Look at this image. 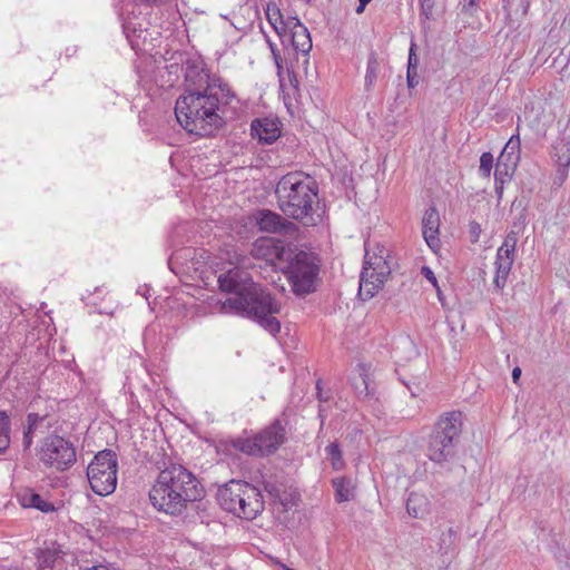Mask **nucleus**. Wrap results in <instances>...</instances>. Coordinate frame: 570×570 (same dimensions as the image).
<instances>
[{
	"instance_id": "f257e3e1",
	"label": "nucleus",
	"mask_w": 570,
	"mask_h": 570,
	"mask_svg": "<svg viewBox=\"0 0 570 570\" xmlns=\"http://www.w3.org/2000/svg\"><path fill=\"white\" fill-rule=\"evenodd\" d=\"M184 90L175 105L180 126L198 136H208L224 124V107L235 99L229 85L210 72L200 57L183 62Z\"/></svg>"
},
{
	"instance_id": "f03ea898",
	"label": "nucleus",
	"mask_w": 570,
	"mask_h": 570,
	"mask_svg": "<svg viewBox=\"0 0 570 570\" xmlns=\"http://www.w3.org/2000/svg\"><path fill=\"white\" fill-rule=\"evenodd\" d=\"M265 272H268V266L265 265L264 259L252 265L250 272L237 266L220 274L218 277L220 289L235 294L223 302L222 308L252 318L268 333L276 335L281 331V323L275 314L281 312L282 305L254 281L255 276L267 278Z\"/></svg>"
},
{
	"instance_id": "7ed1b4c3",
	"label": "nucleus",
	"mask_w": 570,
	"mask_h": 570,
	"mask_svg": "<svg viewBox=\"0 0 570 570\" xmlns=\"http://www.w3.org/2000/svg\"><path fill=\"white\" fill-rule=\"evenodd\" d=\"M257 258H265L268 271L279 269L291 284L292 291L297 296H305L316 289L315 282L320 272V262L313 253L298 252L284 262V249H279L271 238L259 239L252 250Z\"/></svg>"
},
{
	"instance_id": "20e7f679",
	"label": "nucleus",
	"mask_w": 570,
	"mask_h": 570,
	"mask_svg": "<svg viewBox=\"0 0 570 570\" xmlns=\"http://www.w3.org/2000/svg\"><path fill=\"white\" fill-rule=\"evenodd\" d=\"M279 209L289 218L305 226H315L321 217L318 187L315 180L303 173H288L275 188Z\"/></svg>"
},
{
	"instance_id": "39448f33",
	"label": "nucleus",
	"mask_w": 570,
	"mask_h": 570,
	"mask_svg": "<svg viewBox=\"0 0 570 570\" xmlns=\"http://www.w3.org/2000/svg\"><path fill=\"white\" fill-rule=\"evenodd\" d=\"M203 495L194 474L177 464L160 470L149 492V499H203Z\"/></svg>"
},
{
	"instance_id": "423d86ee",
	"label": "nucleus",
	"mask_w": 570,
	"mask_h": 570,
	"mask_svg": "<svg viewBox=\"0 0 570 570\" xmlns=\"http://www.w3.org/2000/svg\"><path fill=\"white\" fill-rule=\"evenodd\" d=\"M462 412L451 411L438 419L426 448V454L431 461L442 463L454 456L462 432Z\"/></svg>"
},
{
	"instance_id": "0eeeda50",
	"label": "nucleus",
	"mask_w": 570,
	"mask_h": 570,
	"mask_svg": "<svg viewBox=\"0 0 570 570\" xmlns=\"http://www.w3.org/2000/svg\"><path fill=\"white\" fill-rule=\"evenodd\" d=\"M285 441V424L279 419H276L253 438H234L229 444L233 449L244 454L262 458L274 454Z\"/></svg>"
},
{
	"instance_id": "6e6552de",
	"label": "nucleus",
	"mask_w": 570,
	"mask_h": 570,
	"mask_svg": "<svg viewBox=\"0 0 570 570\" xmlns=\"http://www.w3.org/2000/svg\"><path fill=\"white\" fill-rule=\"evenodd\" d=\"M377 250L371 253L366 249L365 252L358 288V295L362 299L372 298L391 274L387 249L384 246H377Z\"/></svg>"
},
{
	"instance_id": "1a4fd4ad",
	"label": "nucleus",
	"mask_w": 570,
	"mask_h": 570,
	"mask_svg": "<svg viewBox=\"0 0 570 570\" xmlns=\"http://www.w3.org/2000/svg\"><path fill=\"white\" fill-rule=\"evenodd\" d=\"M117 455L112 450L99 451L87 469L92 491L100 497L111 494L117 485Z\"/></svg>"
},
{
	"instance_id": "9d476101",
	"label": "nucleus",
	"mask_w": 570,
	"mask_h": 570,
	"mask_svg": "<svg viewBox=\"0 0 570 570\" xmlns=\"http://www.w3.org/2000/svg\"><path fill=\"white\" fill-rule=\"evenodd\" d=\"M39 458L47 466L63 471L76 462V450L63 438L49 435L42 441Z\"/></svg>"
},
{
	"instance_id": "9b49d317",
	"label": "nucleus",
	"mask_w": 570,
	"mask_h": 570,
	"mask_svg": "<svg viewBox=\"0 0 570 570\" xmlns=\"http://www.w3.org/2000/svg\"><path fill=\"white\" fill-rule=\"evenodd\" d=\"M253 219L262 232L293 236L298 227L291 220L269 209H258L253 214Z\"/></svg>"
},
{
	"instance_id": "f8f14e48",
	"label": "nucleus",
	"mask_w": 570,
	"mask_h": 570,
	"mask_svg": "<svg viewBox=\"0 0 570 570\" xmlns=\"http://www.w3.org/2000/svg\"><path fill=\"white\" fill-rule=\"evenodd\" d=\"M37 570L53 569L63 561L65 551L57 541L45 542L35 553Z\"/></svg>"
},
{
	"instance_id": "ddd939ff",
	"label": "nucleus",
	"mask_w": 570,
	"mask_h": 570,
	"mask_svg": "<svg viewBox=\"0 0 570 570\" xmlns=\"http://www.w3.org/2000/svg\"><path fill=\"white\" fill-rule=\"evenodd\" d=\"M440 216L434 207L425 210L422 219L423 237L431 249L440 247L439 238Z\"/></svg>"
},
{
	"instance_id": "4468645a",
	"label": "nucleus",
	"mask_w": 570,
	"mask_h": 570,
	"mask_svg": "<svg viewBox=\"0 0 570 570\" xmlns=\"http://www.w3.org/2000/svg\"><path fill=\"white\" fill-rule=\"evenodd\" d=\"M286 27L292 31V43L295 50L308 53L312 49V39L307 28L297 17H289L286 20Z\"/></svg>"
},
{
	"instance_id": "2eb2a0df",
	"label": "nucleus",
	"mask_w": 570,
	"mask_h": 570,
	"mask_svg": "<svg viewBox=\"0 0 570 570\" xmlns=\"http://www.w3.org/2000/svg\"><path fill=\"white\" fill-rule=\"evenodd\" d=\"M252 135L263 144H273L281 135L279 128L274 120L268 118L255 119L252 122Z\"/></svg>"
},
{
	"instance_id": "dca6fc26",
	"label": "nucleus",
	"mask_w": 570,
	"mask_h": 570,
	"mask_svg": "<svg viewBox=\"0 0 570 570\" xmlns=\"http://www.w3.org/2000/svg\"><path fill=\"white\" fill-rule=\"evenodd\" d=\"M358 376L353 379L352 386L362 401L374 399L375 386L370 379L368 367L365 364L357 365Z\"/></svg>"
},
{
	"instance_id": "f3484780",
	"label": "nucleus",
	"mask_w": 570,
	"mask_h": 570,
	"mask_svg": "<svg viewBox=\"0 0 570 570\" xmlns=\"http://www.w3.org/2000/svg\"><path fill=\"white\" fill-rule=\"evenodd\" d=\"M248 490H254L253 488H250L249 483L237 480H230L228 483L224 484L218 490V498L243 499L244 495H247Z\"/></svg>"
},
{
	"instance_id": "a211bd4d",
	"label": "nucleus",
	"mask_w": 570,
	"mask_h": 570,
	"mask_svg": "<svg viewBox=\"0 0 570 570\" xmlns=\"http://www.w3.org/2000/svg\"><path fill=\"white\" fill-rule=\"evenodd\" d=\"M188 501H149L153 509L169 517L181 515L186 509Z\"/></svg>"
},
{
	"instance_id": "6ab92c4d",
	"label": "nucleus",
	"mask_w": 570,
	"mask_h": 570,
	"mask_svg": "<svg viewBox=\"0 0 570 570\" xmlns=\"http://www.w3.org/2000/svg\"><path fill=\"white\" fill-rule=\"evenodd\" d=\"M514 259H507L502 258L501 256L495 257V276L493 279V284L499 291L503 289V287L505 286Z\"/></svg>"
},
{
	"instance_id": "aec40b11",
	"label": "nucleus",
	"mask_w": 570,
	"mask_h": 570,
	"mask_svg": "<svg viewBox=\"0 0 570 570\" xmlns=\"http://www.w3.org/2000/svg\"><path fill=\"white\" fill-rule=\"evenodd\" d=\"M519 153H520V137L519 135H513L509 141L505 144L503 150L501 151L498 159H502V161L513 164L517 166L519 161Z\"/></svg>"
},
{
	"instance_id": "412c9836",
	"label": "nucleus",
	"mask_w": 570,
	"mask_h": 570,
	"mask_svg": "<svg viewBox=\"0 0 570 570\" xmlns=\"http://www.w3.org/2000/svg\"><path fill=\"white\" fill-rule=\"evenodd\" d=\"M336 499H353L357 495L356 487L348 478H337L333 480Z\"/></svg>"
},
{
	"instance_id": "4be33fe9",
	"label": "nucleus",
	"mask_w": 570,
	"mask_h": 570,
	"mask_svg": "<svg viewBox=\"0 0 570 570\" xmlns=\"http://www.w3.org/2000/svg\"><path fill=\"white\" fill-rule=\"evenodd\" d=\"M45 421V416H40L38 413H29L27 416L28 426L23 431L22 444L24 450L29 449L32 444L33 433L38 430L40 424Z\"/></svg>"
},
{
	"instance_id": "5701e85b",
	"label": "nucleus",
	"mask_w": 570,
	"mask_h": 570,
	"mask_svg": "<svg viewBox=\"0 0 570 570\" xmlns=\"http://www.w3.org/2000/svg\"><path fill=\"white\" fill-rule=\"evenodd\" d=\"M553 148L557 165L570 166V136L559 139Z\"/></svg>"
},
{
	"instance_id": "b1692460",
	"label": "nucleus",
	"mask_w": 570,
	"mask_h": 570,
	"mask_svg": "<svg viewBox=\"0 0 570 570\" xmlns=\"http://www.w3.org/2000/svg\"><path fill=\"white\" fill-rule=\"evenodd\" d=\"M266 18L278 35H281L282 31H285L288 28L286 27V21L283 20V16L279 8L275 3L267 4Z\"/></svg>"
},
{
	"instance_id": "393cba45",
	"label": "nucleus",
	"mask_w": 570,
	"mask_h": 570,
	"mask_svg": "<svg viewBox=\"0 0 570 570\" xmlns=\"http://www.w3.org/2000/svg\"><path fill=\"white\" fill-rule=\"evenodd\" d=\"M379 68H380V63L377 60V55L374 51H372L367 58L366 75H365L366 90H370L373 87V85L377 78Z\"/></svg>"
},
{
	"instance_id": "a878e982",
	"label": "nucleus",
	"mask_w": 570,
	"mask_h": 570,
	"mask_svg": "<svg viewBox=\"0 0 570 570\" xmlns=\"http://www.w3.org/2000/svg\"><path fill=\"white\" fill-rule=\"evenodd\" d=\"M515 167L517 166L513 164H509V163L502 161V159H498L497 165H495V170H494V178H495L497 184L498 183L504 184V181L510 179Z\"/></svg>"
},
{
	"instance_id": "bb28decb",
	"label": "nucleus",
	"mask_w": 570,
	"mask_h": 570,
	"mask_svg": "<svg viewBox=\"0 0 570 570\" xmlns=\"http://www.w3.org/2000/svg\"><path fill=\"white\" fill-rule=\"evenodd\" d=\"M10 419L6 412L0 411V453L4 452L10 444Z\"/></svg>"
},
{
	"instance_id": "cd10ccee",
	"label": "nucleus",
	"mask_w": 570,
	"mask_h": 570,
	"mask_svg": "<svg viewBox=\"0 0 570 570\" xmlns=\"http://www.w3.org/2000/svg\"><path fill=\"white\" fill-rule=\"evenodd\" d=\"M265 509V501H247L240 509V519L254 520Z\"/></svg>"
},
{
	"instance_id": "c85d7f7f",
	"label": "nucleus",
	"mask_w": 570,
	"mask_h": 570,
	"mask_svg": "<svg viewBox=\"0 0 570 570\" xmlns=\"http://www.w3.org/2000/svg\"><path fill=\"white\" fill-rule=\"evenodd\" d=\"M456 542V532L449 528L446 532H443L440 537V552L446 554L453 550Z\"/></svg>"
},
{
	"instance_id": "c756f323",
	"label": "nucleus",
	"mask_w": 570,
	"mask_h": 570,
	"mask_svg": "<svg viewBox=\"0 0 570 570\" xmlns=\"http://www.w3.org/2000/svg\"><path fill=\"white\" fill-rule=\"evenodd\" d=\"M19 502L21 503V507L23 509L35 508L45 513L57 511L63 507V504L55 505L51 501H28V503H27V501H19ZM59 502L62 503V501H59Z\"/></svg>"
},
{
	"instance_id": "7c9ffc66",
	"label": "nucleus",
	"mask_w": 570,
	"mask_h": 570,
	"mask_svg": "<svg viewBox=\"0 0 570 570\" xmlns=\"http://www.w3.org/2000/svg\"><path fill=\"white\" fill-rule=\"evenodd\" d=\"M325 451L333 468L335 470H341L344 466V461L338 444L331 443L325 448Z\"/></svg>"
},
{
	"instance_id": "2f4dec72",
	"label": "nucleus",
	"mask_w": 570,
	"mask_h": 570,
	"mask_svg": "<svg viewBox=\"0 0 570 570\" xmlns=\"http://www.w3.org/2000/svg\"><path fill=\"white\" fill-rule=\"evenodd\" d=\"M406 510L409 515L421 519L428 512V502L425 501H406Z\"/></svg>"
},
{
	"instance_id": "473e14b6",
	"label": "nucleus",
	"mask_w": 570,
	"mask_h": 570,
	"mask_svg": "<svg viewBox=\"0 0 570 570\" xmlns=\"http://www.w3.org/2000/svg\"><path fill=\"white\" fill-rule=\"evenodd\" d=\"M493 167V156L491 153H483L480 157V167L479 170L482 176L489 177L491 174V169Z\"/></svg>"
},
{
	"instance_id": "72a5a7b5",
	"label": "nucleus",
	"mask_w": 570,
	"mask_h": 570,
	"mask_svg": "<svg viewBox=\"0 0 570 570\" xmlns=\"http://www.w3.org/2000/svg\"><path fill=\"white\" fill-rule=\"evenodd\" d=\"M219 503L223 510L240 518V509H244V504L247 501H219Z\"/></svg>"
},
{
	"instance_id": "f704fd0d",
	"label": "nucleus",
	"mask_w": 570,
	"mask_h": 570,
	"mask_svg": "<svg viewBox=\"0 0 570 570\" xmlns=\"http://www.w3.org/2000/svg\"><path fill=\"white\" fill-rule=\"evenodd\" d=\"M417 83V68H415V63H410V66H407V86L409 88H414Z\"/></svg>"
},
{
	"instance_id": "c9c22d12",
	"label": "nucleus",
	"mask_w": 570,
	"mask_h": 570,
	"mask_svg": "<svg viewBox=\"0 0 570 570\" xmlns=\"http://www.w3.org/2000/svg\"><path fill=\"white\" fill-rule=\"evenodd\" d=\"M518 232H514V230H511L510 233H508V235L505 236L503 243H502V246L511 249V250H515V246H517V243H518Z\"/></svg>"
},
{
	"instance_id": "e433bc0d",
	"label": "nucleus",
	"mask_w": 570,
	"mask_h": 570,
	"mask_svg": "<svg viewBox=\"0 0 570 570\" xmlns=\"http://www.w3.org/2000/svg\"><path fill=\"white\" fill-rule=\"evenodd\" d=\"M420 6L422 14L430 19L433 14L434 0H420Z\"/></svg>"
},
{
	"instance_id": "4c0bfd02",
	"label": "nucleus",
	"mask_w": 570,
	"mask_h": 570,
	"mask_svg": "<svg viewBox=\"0 0 570 570\" xmlns=\"http://www.w3.org/2000/svg\"><path fill=\"white\" fill-rule=\"evenodd\" d=\"M481 225L476 222H471L469 224V233L471 236V242L476 243L479 240L480 234H481Z\"/></svg>"
},
{
	"instance_id": "58836bf2",
	"label": "nucleus",
	"mask_w": 570,
	"mask_h": 570,
	"mask_svg": "<svg viewBox=\"0 0 570 570\" xmlns=\"http://www.w3.org/2000/svg\"><path fill=\"white\" fill-rule=\"evenodd\" d=\"M422 274L424 275V277L432 283V285L436 288L438 293L440 294V288H439V285H438V279L434 275V273L432 272V269L428 266H423L422 267Z\"/></svg>"
},
{
	"instance_id": "ea45409f",
	"label": "nucleus",
	"mask_w": 570,
	"mask_h": 570,
	"mask_svg": "<svg viewBox=\"0 0 570 570\" xmlns=\"http://www.w3.org/2000/svg\"><path fill=\"white\" fill-rule=\"evenodd\" d=\"M557 166L558 167H557V174H556V183L562 184L568 177L570 166H561V165H557Z\"/></svg>"
},
{
	"instance_id": "a19ab883",
	"label": "nucleus",
	"mask_w": 570,
	"mask_h": 570,
	"mask_svg": "<svg viewBox=\"0 0 570 570\" xmlns=\"http://www.w3.org/2000/svg\"><path fill=\"white\" fill-rule=\"evenodd\" d=\"M514 253L515 250H511L504 246H500L498 248V252H497V257H502V258H507V259H514Z\"/></svg>"
},
{
	"instance_id": "79ce46f5",
	"label": "nucleus",
	"mask_w": 570,
	"mask_h": 570,
	"mask_svg": "<svg viewBox=\"0 0 570 570\" xmlns=\"http://www.w3.org/2000/svg\"><path fill=\"white\" fill-rule=\"evenodd\" d=\"M296 502L297 501H271V503H274V504L278 503L279 505H282L283 511H288L292 508L296 507Z\"/></svg>"
},
{
	"instance_id": "37998d69",
	"label": "nucleus",
	"mask_w": 570,
	"mask_h": 570,
	"mask_svg": "<svg viewBox=\"0 0 570 570\" xmlns=\"http://www.w3.org/2000/svg\"><path fill=\"white\" fill-rule=\"evenodd\" d=\"M316 389H317V399H318V401L320 402H327L331 396L327 393H323V391L321 389V382L320 381L316 384Z\"/></svg>"
},
{
	"instance_id": "c03bdc74",
	"label": "nucleus",
	"mask_w": 570,
	"mask_h": 570,
	"mask_svg": "<svg viewBox=\"0 0 570 570\" xmlns=\"http://www.w3.org/2000/svg\"><path fill=\"white\" fill-rule=\"evenodd\" d=\"M414 47H415V45L412 43V46L410 48L407 66H410V63H415V68H417V58H416V55L414 52Z\"/></svg>"
},
{
	"instance_id": "a18cd8bd",
	"label": "nucleus",
	"mask_w": 570,
	"mask_h": 570,
	"mask_svg": "<svg viewBox=\"0 0 570 570\" xmlns=\"http://www.w3.org/2000/svg\"><path fill=\"white\" fill-rule=\"evenodd\" d=\"M520 376H521V368L517 366V367H514V368L512 370V380H513V382H514L515 384L518 383V381H519Z\"/></svg>"
},
{
	"instance_id": "49530a36",
	"label": "nucleus",
	"mask_w": 570,
	"mask_h": 570,
	"mask_svg": "<svg viewBox=\"0 0 570 570\" xmlns=\"http://www.w3.org/2000/svg\"><path fill=\"white\" fill-rule=\"evenodd\" d=\"M412 396H417L420 394V386L415 385L414 387L406 385Z\"/></svg>"
},
{
	"instance_id": "de8ad7c7",
	"label": "nucleus",
	"mask_w": 570,
	"mask_h": 570,
	"mask_svg": "<svg viewBox=\"0 0 570 570\" xmlns=\"http://www.w3.org/2000/svg\"><path fill=\"white\" fill-rule=\"evenodd\" d=\"M367 4H368V3H362V1H358V6H357V8H356V10H355V11H356V13H358V14H360V13H362V12L365 10V8H366V6H367Z\"/></svg>"
},
{
	"instance_id": "09e8293b",
	"label": "nucleus",
	"mask_w": 570,
	"mask_h": 570,
	"mask_svg": "<svg viewBox=\"0 0 570 570\" xmlns=\"http://www.w3.org/2000/svg\"><path fill=\"white\" fill-rule=\"evenodd\" d=\"M30 499H32V500L41 499V495H40V494H38V493H36V492H33V493H31Z\"/></svg>"
},
{
	"instance_id": "8fccbe9b",
	"label": "nucleus",
	"mask_w": 570,
	"mask_h": 570,
	"mask_svg": "<svg viewBox=\"0 0 570 570\" xmlns=\"http://www.w3.org/2000/svg\"><path fill=\"white\" fill-rule=\"evenodd\" d=\"M322 413H323V409L321 407V409H320V416H323V414H322Z\"/></svg>"
},
{
	"instance_id": "3c124183",
	"label": "nucleus",
	"mask_w": 570,
	"mask_h": 570,
	"mask_svg": "<svg viewBox=\"0 0 570 570\" xmlns=\"http://www.w3.org/2000/svg\"><path fill=\"white\" fill-rule=\"evenodd\" d=\"M0 570H6V567L0 564Z\"/></svg>"
},
{
	"instance_id": "603ef678",
	"label": "nucleus",
	"mask_w": 570,
	"mask_h": 570,
	"mask_svg": "<svg viewBox=\"0 0 570 570\" xmlns=\"http://www.w3.org/2000/svg\"><path fill=\"white\" fill-rule=\"evenodd\" d=\"M307 2H309L311 0H306Z\"/></svg>"
}]
</instances>
